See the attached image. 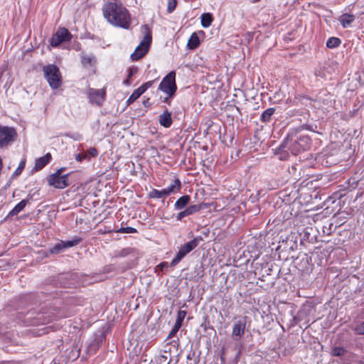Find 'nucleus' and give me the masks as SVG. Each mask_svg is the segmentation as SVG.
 <instances>
[{
    "mask_svg": "<svg viewBox=\"0 0 364 364\" xmlns=\"http://www.w3.org/2000/svg\"><path fill=\"white\" fill-rule=\"evenodd\" d=\"M304 129L314 131L311 126L308 124L293 129L288 133L281 146L287 148L294 155L309 149L311 139L309 136L301 134Z\"/></svg>",
    "mask_w": 364,
    "mask_h": 364,
    "instance_id": "1",
    "label": "nucleus"
},
{
    "mask_svg": "<svg viewBox=\"0 0 364 364\" xmlns=\"http://www.w3.org/2000/svg\"><path fill=\"white\" fill-rule=\"evenodd\" d=\"M103 15L112 25L128 29L131 24L128 10L120 3L108 2L103 6Z\"/></svg>",
    "mask_w": 364,
    "mask_h": 364,
    "instance_id": "2",
    "label": "nucleus"
},
{
    "mask_svg": "<svg viewBox=\"0 0 364 364\" xmlns=\"http://www.w3.org/2000/svg\"><path fill=\"white\" fill-rule=\"evenodd\" d=\"M141 31L144 35V36L142 41L136 48L135 50L132 53L130 56L133 61L138 60L142 58L147 53L149 46L151 43V31L149 27L146 24H144L141 26Z\"/></svg>",
    "mask_w": 364,
    "mask_h": 364,
    "instance_id": "3",
    "label": "nucleus"
},
{
    "mask_svg": "<svg viewBox=\"0 0 364 364\" xmlns=\"http://www.w3.org/2000/svg\"><path fill=\"white\" fill-rule=\"evenodd\" d=\"M44 77L52 89H58L62 85V75L59 68L53 64L43 68Z\"/></svg>",
    "mask_w": 364,
    "mask_h": 364,
    "instance_id": "4",
    "label": "nucleus"
},
{
    "mask_svg": "<svg viewBox=\"0 0 364 364\" xmlns=\"http://www.w3.org/2000/svg\"><path fill=\"white\" fill-rule=\"evenodd\" d=\"M159 90L166 93L168 97H173L175 95L177 90L175 71H171L163 78L159 84Z\"/></svg>",
    "mask_w": 364,
    "mask_h": 364,
    "instance_id": "5",
    "label": "nucleus"
},
{
    "mask_svg": "<svg viewBox=\"0 0 364 364\" xmlns=\"http://www.w3.org/2000/svg\"><path fill=\"white\" fill-rule=\"evenodd\" d=\"M65 168H60L54 173L50 175L48 178V183L50 186L55 188L63 189L69 186L68 176L69 174L62 175Z\"/></svg>",
    "mask_w": 364,
    "mask_h": 364,
    "instance_id": "6",
    "label": "nucleus"
},
{
    "mask_svg": "<svg viewBox=\"0 0 364 364\" xmlns=\"http://www.w3.org/2000/svg\"><path fill=\"white\" fill-rule=\"evenodd\" d=\"M17 136L14 128L0 125V147L7 146L13 142Z\"/></svg>",
    "mask_w": 364,
    "mask_h": 364,
    "instance_id": "7",
    "label": "nucleus"
},
{
    "mask_svg": "<svg viewBox=\"0 0 364 364\" xmlns=\"http://www.w3.org/2000/svg\"><path fill=\"white\" fill-rule=\"evenodd\" d=\"M247 318V316H242L234 323L231 334L233 341H239L245 334Z\"/></svg>",
    "mask_w": 364,
    "mask_h": 364,
    "instance_id": "8",
    "label": "nucleus"
},
{
    "mask_svg": "<svg viewBox=\"0 0 364 364\" xmlns=\"http://www.w3.org/2000/svg\"><path fill=\"white\" fill-rule=\"evenodd\" d=\"M87 95L92 104H95L100 107L105 100L106 87H103L102 89L89 88Z\"/></svg>",
    "mask_w": 364,
    "mask_h": 364,
    "instance_id": "9",
    "label": "nucleus"
},
{
    "mask_svg": "<svg viewBox=\"0 0 364 364\" xmlns=\"http://www.w3.org/2000/svg\"><path fill=\"white\" fill-rule=\"evenodd\" d=\"M72 38V35L68 29L65 28H59L50 39V45L53 47L58 46L62 42L69 41Z\"/></svg>",
    "mask_w": 364,
    "mask_h": 364,
    "instance_id": "10",
    "label": "nucleus"
},
{
    "mask_svg": "<svg viewBox=\"0 0 364 364\" xmlns=\"http://www.w3.org/2000/svg\"><path fill=\"white\" fill-rule=\"evenodd\" d=\"M81 240L82 239L80 237H75L71 240L60 241L50 249V252L51 254H58L63 251L65 249L77 245L81 242Z\"/></svg>",
    "mask_w": 364,
    "mask_h": 364,
    "instance_id": "11",
    "label": "nucleus"
},
{
    "mask_svg": "<svg viewBox=\"0 0 364 364\" xmlns=\"http://www.w3.org/2000/svg\"><path fill=\"white\" fill-rule=\"evenodd\" d=\"M52 159L50 153H47L45 156L40 157L36 160L34 169L38 171L43 168Z\"/></svg>",
    "mask_w": 364,
    "mask_h": 364,
    "instance_id": "12",
    "label": "nucleus"
},
{
    "mask_svg": "<svg viewBox=\"0 0 364 364\" xmlns=\"http://www.w3.org/2000/svg\"><path fill=\"white\" fill-rule=\"evenodd\" d=\"M159 122L161 126H163L165 128L170 127L173 122L171 118V112H168V109H166L159 117Z\"/></svg>",
    "mask_w": 364,
    "mask_h": 364,
    "instance_id": "13",
    "label": "nucleus"
},
{
    "mask_svg": "<svg viewBox=\"0 0 364 364\" xmlns=\"http://www.w3.org/2000/svg\"><path fill=\"white\" fill-rule=\"evenodd\" d=\"M201 241H203V238L200 236L196 237L192 240L185 243L183 246L181 247V248L183 250L185 253L188 254L196 247H198Z\"/></svg>",
    "mask_w": 364,
    "mask_h": 364,
    "instance_id": "14",
    "label": "nucleus"
},
{
    "mask_svg": "<svg viewBox=\"0 0 364 364\" xmlns=\"http://www.w3.org/2000/svg\"><path fill=\"white\" fill-rule=\"evenodd\" d=\"M191 200V196L185 195L179 198L174 204L176 210H182L186 208Z\"/></svg>",
    "mask_w": 364,
    "mask_h": 364,
    "instance_id": "15",
    "label": "nucleus"
},
{
    "mask_svg": "<svg viewBox=\"0 0 364 364\" xmlns=\"http://www.w3.org/2000/svg\"><path fill=\"white\" fill-rule=\"evenodd\" d=\"M36 321L33 323H42L46 324L53 320V316L48 313H41L38 314L37 317L35 318Z\"/></svg>",
    "mask_w": 364,
    "mask_h": 364,
    "instance_id": "16",
    "label": "nucleus"
},
{
    "mask_svg": "<svg viewBox=\"0 0 364 364\" xmlns=\"http://www.w3.org/2000/svg\"><path fill=\"white\" fill-rule=\"evenodd\" d=\"M354 20L355 16L348 14H344L339 18V21L343 28L348 27Z\"/></svg>",
    "mask_w": 364,
    "mask_h": 364,
    "instance_id": "17",
    "label": "nucleus"
},
{
    "mask_svg": "<svg viewBox=\"0 0 364 364\" xmlns=\"http://www.w3.org/2000/svg\"><path fill=\"white\" fill-rule=\"evenodd\" d=\"M28 203V199L22 200L9 212L8 216L13 217L17 215L22 210H23Z\"/></svg>",
    "mask_w": 364,
    "mask_h": 364,
    "instance_id": "18",
    "label": "nucleus"
},
{
    "mask_svg": "<svg viewBox=\"0 0 364 364\" xmlns=\"http://www.w3.org/2000/svg\"><path fill=\"white\" fill-rule=\"evenodd\" d=\"M181 188V183L178 178L174 180L173 184L171 185L166 188H164L167 195L169 196L179 191Z\"/></svg>",
    "mask_w": 364,
    "mask_h": 364,
    "instance_id": "19",
    "label": "nucleus"
},
{
    "mask_svg": "<svg viewBox=\"0 0 364 364\" xmlns=\"http://www.w3.org/2000/svg\"><path fill=\"white\" fill-rule=\"evenodd\" d=\"M82 64L85 67H90L95 63V57L92 55H81Z\"/></svg>",
    "mask_w": 364,
    "mask_h": 364,
    "instance_id": "20",
    "label": "nucleus"
},
{
    "mask_svg": "<svg viewBox=\"0 0 364 364\" xmlns=\"http://www.w3.org/2000/svg\"><path fill=\"white\" fill-rule=\"evenodd\" d=\"M200 18H201V25L203 28H208L211 25V23L213 21V16L210 13L203 14L201 15Z\"/></svg>",
    "mask_w": 364,
    "mask_h": 364,
    "instance_id": "21",
    "label": "nucleus"
},
{
    "mask_svg": "<svg viewBox=\"0 0 364 364\" xmlns=\"http://www.w3.org/2000/svg\"><path fill=\"white\" fill-rule=\"evenodd\" d=\"M199 44L200 41L198 36L196 33H192L187 44L188 47L190 49L193 50L198 48Z\"/></svg>",
    "mask_w": 364,
    "mask_h": 364,
    "instance_id": "22",
    "label": "nucleus"
},
{
    "mask_svg": "<svg viewBox=\"0 0 364 364\" xmlns=\"http://www.w3.org/2000/svg\"><path fill=\"white\" fill-rule=\"evenodd\" d=\"M275 112V108L270 107L264 111L261 115V121L263 122H269L271 120L272 116Z\"/></svg>",
    "mask_w": 364,
    "mask_h": 364,
    "instance_id": "23",
    "label": "nucleus"
},
{
    "mask_svg": "<svg viewBox=\"0 0 364 364\" xmlns=\"http://www.w3.org/2000/svg\"><path fill=\"white\" fill-rule=\"evenodd\" d=\"M144 88L142 87H138L136 90H135L132 94L129 96V97L127 100V104L131 105L136 100H137L142 94H144Z\"/></svg>",
    "mask_w": 364,
    "mask_h": 364,
    "instance_id": "24",
    "label": "nucleus"
},
{
    "mask_svg": "<svg viewBox=\"0 0 364 364\" xmlns=\"http://www.w3.org/2000/svg\"><path fill=\"white\" fill-rule=\"evenodd\" d=\"M167 196L168 195L164 188L162 190L153 189L149 193V196L151 198H157L158 199V198H163V197H165Z\"/></svg>",
    "mask_w": 364,
    "mask_h": 364,
    "instance_id": "25",
    "label": "nucleus"
},
{
    "mask_svg": "<svg viewBox=\"0 0 364 364\" xmlns=\"http://www.w3.org/2000/svg\"><path fill=\"white\" fill-rule=\"evenodd\" d=\"M187 254L185 253L183 249L180 248L178 252H177L176 257L172 259V261L170 263L171 267H174L176 264H178L181 259L186 255Z\"/></svg>",
    "mask_w": 364,
    "mask_h": 364,
    "instance_id": "26",
    "label": "nucleus"
},
{
    "mask_svg": "<svg viewBox=\"0 0 364 364\" xmlns=\"http://www.w3.org/2000/svg\"><path fill=\"white\" fill-rule=\"evenodd\" d=\"M187 254L185 253L183 249L180 248L178 252H177L176 257L172 259V261L170 263L171 267H174L176 264H178L181 259L186 255Z\"/></svg>",
    "mask_w": 364,
    "mask_h": 364,
    "instance_id": "27",
    "label": "nucleus"
},
{
    "mask_svg": "<svg viewBox=\"0 0 364 364\" xmlns=\"http://www.w3.org/2000/svg\"><path fill=\"white\" fill-rule=\"evenodd\" d=\"M341 41L338 38L336 37H331L326 42V46L328 48H334L341 44Z\"/></svg>",
    "mask_w": 364,
    "mask_h": 364,
    "instance_id": "28",
    "label": "nucleus"
},
{
    "mask_svg": "<svg viewBox=\"0 0 364 364\" xmlns=\"http://www.w3.org/2000/svg\"><path fill=\"white\" fill-rule=\"evenodd\" d=\"M201 208L200 205H191L186 208V210L188 215H193L198 212Z\"/></svg>",
    "mask_w": 364,
    "mask_h": 364,
    "instance_id": "29",
    "label": "nucleus"
},
{
    "mask_svg": "<svg viewBox=\"0 0 364 364\" xmlns=\"http://www.w3.org/2000/svg\"><path fill=\"white\" fill-rule=\"evenodd\" d=\"M346 349L343 347L336 346L332 349V355L333 356H341L346 353Z\"/></svg>",
    "mask_w": 364,
    "mask_h": 364,
    "instance_id": "30",
    "label": "nucleus"
},
{
    "mask_svg": "<svg viewBox=\"0 0 364 364\" xmlns=\"http://www.w3.org/2000/svg\"><path fill=\"white\" fill-rule=\"evenodd\" d=\"M167 12L171 14L177 6L176 0H167Z\"/></svg>",
    "mask_w": 364,
    "mask_h": 364,
    "instance_id": "31",
    "label": "nucleus"
},
{
    "mask_svg": "<svg viewBox=\"0 0 364 364\" xmlns=\"http://www.w3.org/2000/svg\"><path fill=\"white\" fill-rule=\"evenodd\" d=\"M315 75L316 77H319L321 78H326L327 77L326 73V67H320L317 68L315 71Z\"/></svg>",
    "mask_w": 364,
    "mask_h": 364,
    "instance_id": "32",
    "label": "nucleus"
},
{
    "mask_svg": "<svg viewBox=\"0 0 364 364\" xmlns=\"http://www.w3.org/2000/svg\"><path fill=\"white\" fill-rule=\"evenodd\" d=\"M186 315V311L183 310H179L177 314V318L176 321V323L182 325V322Z\"/></svg>",
    "mask_w": 364,
    "mask_h": 364,
    "instance_id": "33",
    "label": "nucleus"
},
{
    "mask_svg": "<svg viewBox=\"0 0 364 364\" xmlns=\"http://www.w3.org/2000/svg\"><path fill=\"white\" fill-rule=\"evenodd\" d=\"M26 162L25 161H21L18 166V168L16 169L14 173H13V176H19L21 172L23 171L24 167H25Z\"/></svg>",
    "mask_w": 364,
    "mask_h": 364,
    "instance_id": "34",
    "label": "nucleus"
},
{
    "mask_svg": "<svg viewBox=\"0 0 364 364\" xmlns=\"http://www.w3.org/2000/svg\"><path fill=\"white\" fill-rule=\"evenodd\" d=\"M181 327V325L175 323L174 326L173 327V328L171 329V331H170V333L168 335V339H170L172 337H173L175 336V334L178 331V330L180 329Z\"/></svg>",
    "mask_w": 364,
    "mask_h": 364,
    "instance_id": "35",
    "label": "nucleus"
},
{
    "mask_svg": "<svg viewBox=\"0 0 364 364\" xmlns=\"http://www.w3.org/2000/svg\"><path fill=\"white\" fill-rule=\"evenodd\" d=\"M118 232L122 233H135L136 232V230L132 227H126L121 228Z\"/></svg>",
    "mask_w": 364,
    "mask_h": 364,
    "instance_id": "36",
    "label": "nucleus"
},
{
    "mask_svg": "<svg viewBox=\"0 0 364 364\" xmlns=\"http://www.w3.org/2000/svg\"><path fill=\"white\" fill-rule=\"evenodd\" d=\"M355 331L358 334L364 335V322L361 323L360 324L358 325L355 328Z\"/></svg>",
    "mask_w": 364,
    "mask_h": 364,
    "instance_id": "37",
    "label": "nucleus"
},
{
    "mask_svg": "<svg viewBox=\"0 0 364 364\" xmlns=\"http://www.w3.org/2000/svg\"><path fill=\"white\" fill-rule=\"evenodd\" d=\"M87 156L90 155L91 156H96L97 155V151L95 148H90L86 152ZM88 156H87V158Z\"/></svg>",
    "mask_w": 364,
    "mask_h": 364,
    "instance_id": "38",
    "label": "nucleus"
},
{
    "mask_svg": "<svg viewBox=\"0 0 364 364\" xmlns=\"http://www.w3.org/2000/svg\"><path fill=\"white\" fill-rule=\"evenodd\" d=\"M138 72V68H136V67H132L129 69V73H128V78H132V77L133 75H134L135 74H136V73Z\"/></svg>",
    "mask_w": 364,
    "mask_h": 364,
    "instance_id": "39",
    "label": "nucleus"
},
{
    "mask_svg": "<svg viewBox=\"0 0 364 364\" xmlns=\"http://www.w3.org/2000/svg\"><path fill=\"white\" fill-rule=\"evenodd\" d=\"M153 83H154V81H148V82L144 83L142 85H141L140 87H142V89L144 88V92H145L148 88H149L152 86Z\"/></svg>",
    "mask_w": 364,
    "mask_h": 364,
    "instance_id": "40",
    "label": "nucleus"
},
{
    "mask_svg": "<svg viewBox=\"0 0 364 364\" xmlns=\"http://www.w3.org/2000/svg\"><path fill=\"white\" fill-rule=\"evenodd\" d=\"M187 216H188V213H187V212H186V210L185 209L184 210L180 212L177 215L176 218H177L178 220H181L183 218L187 217Z\"/></svg>",
    "mask_w": 364,
    "mask_h": 364,
    "instance_id": "41",
    "label": "nucleus"
},
{
    "mask_svg": "<svg viewBox=\"0 0 364 364\" xmlns=\"http://www.w3.org/2000/svg\"><path fill=\"white\" fill-rule=\"evenodd\" d=\"M87 158V154H75V159L77 161L81 162L84 159Z\"/></svg>",
    "mask_w": 364,
    "mask_h": 364,
    "instance_id": "42",
    "label": "nucleus"
},
{
    "mask_svg": "<svg viewBox=\"0 0 364 364\" xmlns=\"http://www.w3.org/2000/svg\"><path fill=\"white\" fill-rule=\"evenodd\" d=\"M159 267L161 268V269H162V270H163L164 268H166V267H168V262H161V263L159 265Z\"/></svg>",
    "mask_w": 364,
    "mask_h": 364,
    "instance_id": "43",
    "label": "nucleus"
},
{
    "mask_svg": "<svg viewBox=\"0 0 364 364\" xmlns=\"http://www.w3.org/2000/svg\"><path fill=\"white\" fill-rule=\"evenodd\" d=\"M130 79L131 78H128L125 80L124 83L127 85H129L131 84V81H130Z\"/></svg>",
    "mask_w": 364,
    "mask_h": 364,
    "instance_id": "44",
    "label": "nucleus"
},
{
    "mask_svg": "<svg viewBox=\"0 0 364 364\" xmlns=\"http://www.w3.org/2000/svg\"><path fill=\"white\" fill-rule=\"evenodd\" d=\"M169 97H168V96L167 97H166V98L164 100V102H166V103H168V104H170V101L168 100V98H169Z\"/></svg>",
    "mask_w": 364,
    "mask_h": 364,
    "instance_id": "45",
    "label": "nucleus"
},
{
    "mask_svg": "<svg viewBox=\"0 0 364 364\" xmlns=\"http://www.w3.org/2000/svg\"><path fill=\"white\" fill-rule=\"evenodd\" d=\"M147 103H149V102H148V101H144V105L145 106H146Z\"/></svg>",
    "mask_w": 364,
    "mask_h": 364,
    "instance_id": "46",
    "label": "nucleus"
},
{
    "mask_svg": "<svg viewBox=\"0 0 364 364\" xmlns=\"http://www.w3.org/2000/svg\"><path fill=\"white\" fill-rule=\"evenodd\" d=\"M259 1V0H253V1H252V3H256V2Z\"/></svg>",
    "mask_w": 364,
    "mask_h": 364,
    "instance_id": "47",
    "label": "nucleus"
}]
</instances>
